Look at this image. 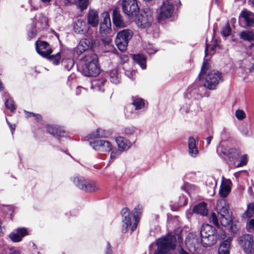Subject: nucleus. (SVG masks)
Segmentation results:
<instances>
[{"label":"nucleus","instance_id":"obj_18","mask_svg":"<svg viewBox=\"0 0 254 254\" xmlns=\"http://www.w3.org/2000/svg\"><path fill=\"white\" fill-rule=\"evenodd\" d=\"M113 22L117 27L123 28L126 26V23L118 8H115L113 10Z\"/></svg>","mask_w":254,"mask_h":254},{"label":"nucleus","instance_id":"obj_16","mask_svg":"<svg viewBox=\"0 0 254 254\" xmlns=\"http://www.w3.org/2000/svg\"><path fill=\"white\" fill-rule=\"evenodd\" d=\"M28 235V230L25 228H19L9 234V238L13 242L21 241L24 236Z\"/></svg>","mask_w":254,"mask_h":254},{"label":"nucleus","instance_id":"obj_8","mask_svg":"<svg viewBox=\"0 0 254 254\" xmlns=\"http://www.w3.org/2000/svg\"><path fill=\"white\" fill-rule=\"evenodd\" d=\"M239 246L247 254H251L253 252L254 239L252 235L245 234L237 239Z\"/></svg>","mask_w":254,"mask_h":254},{"label":"nucleus","instance_id":"obj_54","mask_svg":"<svg viewBox=\"0 0 254 254\" xmlns=\"http://www.w3.org/2000/svg\"><path fill=\"white\" fill-rule=\"evenodd\" d=\"M39 20L40 21V22L41 23V24L43 26L47 25L48 23V19L46 16H44L42 14H40L39 17Z\"/></svg>","mask_w":254,"mask_h":254},{"label":"nucleus","instance_id":"obj_30","mask_svg":"<svg viewBox=\"0 0 254 254\" xmlns=\"http://www.w3.org/2000/svg\"><path fill=\"white\" fill-rule=\"evenodd\" d=\"M86 23L81 19H78L74 24L73 28L75 32L80 33L86 30Z\"/></svg>","mask_w":254,"mask_h":254},{"label":"nucleus","instance_id":"obj_20","mask_svg":"<svg viewBox=\"0 0 254 254\" xmlns=\"http://www.w3.org/2000/svg\"><path fill=\"white\" fill-rule=\"evenodd\" d=\"M115 140L119 149L121 151L128 149L131 146V143L130 141L124 137H117Z\"/></svg>","mask_w":254,"mask_h":254},{"label":"nucleus","instance_id":"obj_46","mask_svg":"<svg viewBox=\"0 0 254 254\" xmlns=\"http://www.w3.org/2000/svg\"><path fill=\"white\" fill-rule=\"evenodd\" d=\"M217 152L219 154L224 155L227 157L229 154V149L225 148L223 145H220L217 148Z\"/></svg>","mask_w":254,"mask_h":254},{"label":"nucleus","instance_id":"obj_39","mask_svg":"<svg viewBox=\"0 0 254 254\" xmlns=\"http://www.w3.org/2000/svg\"><path fill=\"white\" fill-rule=\"evenodd\" d=\"M124 133L127 135L137 134L139 133V130L135 127H128L124 129Z\"/></svg>","mask_w":254,"mask_h":254},{"label":"nucleus","instance_id":"obj_2","mask_svg":"<svg viewBox=\"0 0 254 254\" xmlns=\"http://www.w3.org/2000/svg\"><path fill=\"white\" fill-rule=\"evenodd\" d=\"M80 66L82 73L86 76H96L100 72L97 56L93 51H89L81 58Z\"/></svg>","mask_w":254,"mask_h":254},{"label":"nucleus","instance_id":"obj_12","mask_svg":"<svg viewBox=\"0 0 254 254\" xmlns=\"http://www.w3.org/2000/svg\"><path fill=\"white\" fill-rule=\"evenodd\" d=\"M36 49L37 53L44 57L48 58L52 53L50 45L46 42L37 41L36 43Z\"/></svg>","mask_w":254,"mask_h":254},{"label":"nucleus","instance_id":"obj_26","mask_svg":"<svg viewBox=\"0 0 254 254\" xmlns=\"http://www.w3.org/2000/svg\"><path fill=\"white\" fill-rule=\"evenodd\" d=\"M189 152L190 155L195 157L198 154V150L196 146L195 141L194 138L190 137L188 141Z\"/></svg>","mask_w":254,"mask_h":254},{"label":"nucleus","instance_id":"obj_7","mask_svg":"<svg viewBox=\"0 0 254 254\" xmlns=\"http://www.w3.org/2000/svg\"><path fill=\"white\" fill-rule=\"evenodd\" d=\"M134 17H135L134 21L136 25L140 28H145L150 26L153 19L152 12L148 8L143 10Z\"/></svg>","mask_w":254,"mask_h":254},{"label":"nucleus","instance_id":"obj_29","mask_svg":"<svg viewBox=\"0 0 254 254\" xmlns=\"http://www.w3.org/2000/svg\"><path fill=\"white\" fill-rule=\"evenodd\" d=\"M240 37L244 41L252 42L254 40V33L252 30H244L240 34Z\"/></svg>","mask_w":254,"mask_h":254},{"label":"nucleus","instance_id":"obj_57","mask_svg":"<svg viewBox=\"0 0 254 254\" xmlns=\"http://www.w3.org/2000/svg\"><path fill=\"white\" fill-rule=\"evenodd\" d=\"M102 16L103 17V20L107 22H111L110 14L108 12H104L102 13Z\"/></svg>","mask_w":254,"mask_h":254},{"label":"nucleus","instance_id":"obj_48","mask_svg":"<svg viewBox=\"0 0 254 254\" xmlns=\"http://www.w3.org/2000/svg\"><path fill=\"white\" fill-rule=\"evenodd\" d=\"M26 117L29 118L30 117H33L37 121H40L42 119L41 116L38 114H35L32 112H29L26 111H24Z\"/></svg>","mask_w":254,"mask_h":254},{"label":"nucleus","instance_id":"obj_42","mask_svg":"<svg viewBox=\"0 0 254 254\" xmlns=\"http://www.w3.org/2000/svg\"><path fill=\"white\" fill-rule=\"evenodd\" d=\"M230 224V229L231 231L234 233H237L240 229V224L238 222H236L232 221V220L231 222L228 226H229Z\"/></svg>","mask_w":254,"mask_h":254},{"label":"nucleus","instance_id":"obj_61","mask_svg":"<svg viewBox=\"0 0 254 254\" xmlns=\"http://www.w3.org/2000/svg\"><path fill=\"white\" fill-rule=\"evenodd\" d=\"M28 37L30 39L34 38L36 35V32L35 29H33L31 31L28 33Z\"/></svg>","mask_w":254,"mask_h":254},{"label":"nucleus","instance_id":"obj_49","mask_svg":"<svg viewBox=\"0 0 254 254\" xmlns=\"http://www.w3.org/2000/svg\"><path fill=\"white\" fill-rule=\"evenodd\" d=\"M248 162V156L246 154L243 155L240 158V163L238 164L237 167H240L247 164Z\"/></svg>","mask_w":254,"mask_h":254},{"label":"nucleus","instance_id":"obj_52","mask_svg":"<svg viewBox=\"0 0 254 254\" xmlns=\"http://www.w3.org/2000/svg\"><path fill=\"white\" fill-rule=\"evenodd\" d=\"M231 33V28L229 25L225 26L223 28L222 33L223 36L227 37L230 35Z\"/></svg>","mask_w":254,"mask_h":254},{"label":"nucleus","instance_id":"obj_51","mask_svg":"<svg viewBox=\"0 0 254 254\" xmlns=\"http://www.w3.org/2000/svg\"><path fill=\"white\" fill-rule=\"evenodd\" d=\"M210 220L217 227L219 226V221L215 213H211Z\"/></svg>","mask_w":254,"mask_h":254},{"label":"nucleus","instance_id":"obj_14","mask_svg":"<svg viewBox=\"0 0 254 254\" xmlns=\"http://www.w3.org/2000/svg\"><path fill=\"white\" fill-rule=\"evenodd\" d=\"M123 12L128 16L132 17L136 16L139 12V7L137 3L130 4H122Z\"/></svg>","mask_w":254,"mask_h":254},{"label":"nucleus","instance_id":"obj_6","mask_svg":"<svg viewBox=\"0 0 254 254\" xmlns=\"http://www.w3.org/2000/svg\"><path fill=\"white\" fill-rule=\"evenodd\" d=\"M133 33L130 29H124L119 32L117 35L115 42L120 51L125 52L129 40L132 38Z\"/></svg>","mask_w":254,"mask_h":254},{"label":"nucleus","instance_id":"obj_17","mask_svg":"<svg viewBox=\"0 0 254 254\" xmlns=\"http://www.w3.org/2000/svg\"><path fill=\"white\" fill-rule=\"evenodd\" d=\"M198 243L199 240L197 237L193 234H189L186 238L185 244L190 252L195 250Z\"/></svg>","mask_w":254,"mask_h":254},{"label":"nucleus","instance_id":"obj_9","mask_svg":"<svg viewBox=\"0 0 254 254\" xmlns=\"http://www.w3.org/2000/svg\"><path fill=\"white\" fill-rule=\"evenodd\" d=\"M89 144L93 149L100 152H109L112 149V143L108 140H95L90 141Z\"/></svg>","mask_w":254,"mask_h":254},{"label":"nucleus","instance_id":"obj_22","mask_svg":"<svg viewBox=\"0 0 254 254\" xmlns=\"http://www.w3.org/2000/svg\"><path fill=\"white\" fill-rule=\"evenodd\" d=\"M88 23L92 27H96L99 23L98 12L95 10H90L88 14Z\"/></svg>","mask_w":254,"mask_h":254},{"label":"nucleus","instance_id":"obj_47","mask_svg":"<svg viewBox=\"0 0 254 254\" xmlns=\"http://www.w3.org/2000/svg\"><path fill=\"white\" fill-rule=\"evenodd\" d=\"M50 58L53 64H58L61 59L60 53H58L56 55L51 56Z\"/></svg>","mask_w":254,"mask_h":254},{"label":"nucleus","instance_id":"obj_58","mask_svg":"<svg viewBox=\"0 0 254 254\" xmlns=\"http://www.w3.org/2000/svg\"><path fill=\"white\" fill-rule=\"evenodd\" d=\"M8 254H21V253L19 249L14 247H11L9 248V252Z\"/></svg>","mask_w":254,"mask_h":254},{"label":"nucleus","instance_id":"obj_19","mask_svg":"<svg viewBox=\"0 0 254 254\" xmlns=\"http://www.w3.org/2000/svg\"><path fill=\"white\" fill-rule=\"evenodd\" d=\"M240 18L244 19L247 26H251L254 24V14L248 10L245 9L242 11Z\"/></svg>","mask_w":254,"mask_h":254},{"label":"nucleus","instance_id":"obj_5","mask_svg":"<svg viewBox=\"0 0 254 254\" xmlns=\"http://www.w3.org/2000/svg\"><path fill=\"white\" fill-rule=\"evenodd\" d=\"M229 204L225 200L221 199L217 202L216 209L220 216V223L224 227L227 226L232 221V216L229 213Z\"/></svg>","mask_w":254,"mask_h":254},{"label":"nucleus","instance_id":"obj_55","mask_svg":"<svg viewBox=\"0 0 254 254\" xmlns=\"http://www.w3.org/2000/svg\"><path fill=\"white\" fill-rule=\"evenodd\" d=\"M219 231V234L217 235V239L220 238L221 239H224L226 237V233L224 230L218 229Z\"/></svg>","mask_w":254,"mask_h":254},{"label":"nucleus","instance_id":"obj_13","mask_svg":"<svg viewBox=\"0 0 254 254\" xmlns=\"http://www.w3.org/2000/svg\"><path fill=\"white\" fill-rule=\"evenodd\" d=\"M92 48L90 41L87 39H83L80 41L76 49V53L80 55L83 52H86L89 55V51H93L90 49Z\"/></svg>","mask_w":254,"mask_h":254},{"label":"nucleus","instance_id":"obj_45","mask_svg":"<svg viewBox=\"0 0 254 254\" xmlns=\"http://www.w3.org/2000/svg\"><path fill=\"white\" fill-rule=\"evenodd\" d=\"M111 26V22H107L106 21H102L100 24V29L101 31L105 32L110 29Z\"/></svg>","mask_w":254,"mask_h":254},{"label":"nucleus","instance_id":"obj_43","mask_svg":"<svg viewBox=\"0 0 254 254\" xmlns=\"http://www.w3.org/2000/svg\"><path fill=\"white\" fill-rule=\"evenodd\" d=\"M235 115L236 118L240 121H242L246 118V114L243 110H236Z\"/></svg>","mask_w":254,"mask_h":254},{"label":"nucleus","instance_id":"obj_21","mask_svg":"<svg viewBox=\"0 0 254 254\" xmlns=\"http://www.w3.org/2000/svg\"><path fill=\"white\" fill-rule=\"evenodd\" d=\"M142 206L141 205H137L134 208L133 211V222L132 226L131 228V232L134 231L138 225L139 221L140 216L141 214Z\"/></svg>","mask_w":254,"mask_h":254},{"label":"nucleus","instance_id":"obj_34","mask_svg":"<svg viewBox=\"0 0 254 254\" xmlns=\"http://www.w3.org/2000/svg\"><path fill=\"white\" fill-rule=\"evenodd\" d=\"M254 214V203H251L247 205V210L243 214L242 217L243 219H248L251 218Z\"/></svg>","mask_w":254,"mask_h":254},{"label":"nucleus","instance_id":"obj_62","mask_svg":"<svg viewBox=\"0 0 254 254\" xmlns=\"http://www.w3.org/2000/svg\"><path fill=\"white\" fill-rule=\"evenodd\" d=\"M112 254V251L111 248L110 244L109 243H108L107 244L105 254Z\"/></svg>","mask_w":254,"mask_h":254},{"label":"nucleus","instance_id":"obj_50","mask_svg":"<svg viewBox=\"0 0 254 254\" xmlns=\"http://www.w3.org/2000/svg\"><path fill=\"white\" fill-rule=\"evenodd\" d=\"M110 151L111 152L110 155V158L111 159L114 160L117 158L120 155V152L121 151L119 149V150H117L116 149H113L112 148V150H111Z\"/></svg>","mask_w":254,"mask_h":254},{"label":"nucleus","instance_id":"obj_41","mask_svg":"<svg viewBox=\"0 0 254 254\" xmlns=\"http://www.w3.org/2000/svg\"><path fill=\"white\" fill-rule=\"evenodd\" d=\"M241 154V151L239 149L231 148L229 149V154L228 157L232 159H235L239 157Z\"/></svg>","mask_w":254,"mask_h":254},{"label":"nucleus","instance_id":"obj_38","mask_svg":"<svg viewBox=\"0 0 254 254\" xmlns=\"http://www.w3.org/2000/svg\"><path fill=\"white\" fill-rule=\"evenodd\" d=\"M106 80L104 79L93 80L91 82V88H97L98 90L103 91V89H102V86L104 84Z\"/></svg>","mask_w":254,"mask_h":254},{"label":"nucleus","instance_id":"obj_24","mask_svg":"<svg viewBox=\"0 0 254 254\" xmlns=\"http://www.w3.org/2000/svg\"><path fill=\"white\" fill-rule=\"evenodd\" d=\"M84 185V186H81V190L86 191L92 192L99 189L96 183L92 181L86 179Z\"/></svg>","mask_w":254,"mask_h":254},{"label":"nucleus","instance_id":"obj_37","mask_svg":"<svg viewBox=\"0 0 254 254\" xmlns=\"http://www.w3.org/2000/svg\"><path fill=\"white\" fill-rule=\"evenodd\" d=\"M106 136V133L105 131L101 129H98L95 131L90 133L89 135V138H97L100 137H105Z\"/></svg>","mask_w":254,"mask_h":254},{"label":"nucleus","instance_id":"obj_15","mask_svg":"<svg viewBox=\"0 0 254 254\" xmlns=\"http://www.w3.org/2000/svg\"><path fill=\"white\" fill-rule=\"evenodd\" d=\"M231 181L229 179L222 178L220 185L219 193L222 198L226 197L230 193L231 190Z\"/></svg>","mask_w":254,"mask_h":254},{"label":"nucleus","instance_id":"obj_31","mask_svg":"<svg viewBox=\"0 0 254 254\" xmlns=\"http://www.w3.org/2000/svg\"><path fill=\"white\" fill-rule=\"evenodd\" d=\"M133 59L140 66L142 69L146 68V59L143 55L141 54L134 55Z\"/></svg>","mask_w":254,"mask_h":254},{"label":"nucleus","instance_id":"obj_56","mask_svg":"<svg viewBox=\"0 0 254 254\" xmlns=\"http://www.w3.org/2000/svg\"><path fill=\"white\" fill-rule=\"evenodd\" d=\"M190 103H189V104H187L186 106L183 105L181 107L180 110L183 114L187 113L189 112L190 109Z\"/></svg>","mask_w":254,"mask_h":254},{"label":"nucleus","instance_id":"obj_27","mask_svg":"<svg viewBox=\"0 0 254 254\" xmlns=\"http://www.w3.org/2000/svg\"><path fill=\"white\" fill-rule=\"evenodd\" d=\"M193 211L195 213L199 214L201 215H206L208 213L206 204L204 202L199 203L193 207Z\"/></svg>","mask_w":254,"mask_h":254},{"label":"nucleus","instance_id":"obj_40","mask_svg":"<svg viewBox=\"0 0 254 254\" xmlns=\"http://www.w3.org/2000/svg\"><path fill=\"white\" fill-rule=\"evenodd\" d=\"M89 3V0H76L75 4L80 10L85 9Z\"/></svg>","mask_w":254,"mask_h":254},{"label":"nucleus","instance_id":"obj_63","mask_svg":"<svg viewBox=\"0 0 254 254\" xmlns=\"http://www.w3.org/2000/svg\"><path fill=\"white\" fill-rule=\"evenodd\" d=\"M67 61H68V65L67 67H66V68L68 70H69L73 66V65L74 64V62L72 59H68L67 60Z\"/></svg>","mask_w":254,"mask_h":254},{"label":"nucleus","instance_id":"obj_4","mask_svg":"<svg viewBox=\"0 0 254 254\" xmlns=\"http://www.w3.org/2000/svg\"><path fill=\"white\" fill-rule=\"evenodd\" d=\"M215 229L209 224L202 225L200 236L201 243L204 247H210L215 244L217 240V235L215 233Z\"/></svg>","mask_w":254,"mask_h":254},{"label":"nucleus","instance_id":"obj_28","mask_svg":"<svg viewBox=\"0 0 254 254\" xmlns=\"http://www.w3.org/2000/svg\"><path fill=\"white\" fill-rule=\"evenodd\" d=\"M3 98L5 100V106L6 108L10 111H13L15 109V105L12 98L9 96L7 92H4L2 95Z\"/></svg>","mask_w":254,"mask_h":254},{"label":"nucleus","instance_id":"obj_3","mask_svg":"<svg viewBox=\"0 0 254 254\" xmlns=\"http://www.w3.org/2000/svg\"><path fill=\"white\" fill-rule=\"evenodd\" d=\"M157 251L154 254H169L170 250L175 248L176 237L168 234L167 236L158 239L156 242Z\"/></svg>","mask_w":254,"mask_h":254},{"label":"nucleus","instance_id":"obj_25","mask_svg":"<svg viewBox=\"0 0 254 254\" xmlns=\"http://www.w3.org/2000/svg\"><path fill=\"white\" fill-rule=\"evenodd\" d=\"M47 129L50 134L56 136H62L64 133V130L62 127L57 126L48 125Z\"/></svg>","mask_w":254,"mask_h":254},{"label":"nucleus","instance_id":"obj_23","mask_svg":"<svg viewBox=\"0 0 254 254\" xmlns=\"http://www.w3.org/2000/svg\"><path fill=\"white\" fill-rule=\"evenodd\" d=\"M232 239L231 237H228L222 243L219 248L218 254H229V249Z\"/></svg>","mask_w":254,"mask_h":254},{"label":"nucleus","instance_id":"obj_36","mask_svg":"<svg viewBox=\"0 0 254 254\" xmlns=\"http://www.w3.org/2000/svg\"><path fill=\"white\" fill-rule=\"evenodd\" d=\"M218 46V43L217 40L215 39H212L211 44L206 43L205 49V57L209 54V50L210 49L212 51H214L215 48Z\"/></svg>","mask_w":254,"mask_h":254},{"label":"nucleus","instance_id":"obj_44","mask_svg":"<svg viewBox=\"0 0 254 254\" xmlns=\"http://www.w3.org/2000/svg\"><path fill=\"white\" fill-rule=\"evenodd\" d=\"M246 228L249 232H254V218L251 219L247 222Z\"/></svg>","mask_w":254,"mask_h":254},{"label":"nucleus","instance_id":"obj_1","mask_svg":"<svg viewBox=\"0 0 254 254\" xmlns=\"http://www.w3.org/2000/svg\"><path fill=\"white\" fill-rule=\"evenodd\" d=\"M199 78L203 83V86L209 89L215 90L218 84L223 80L221 73L216 70L208 68L207 59H204Z\"/></svg>","mask_w":254,"mask_h":254},{"label":"nucleus","instance_id":"obj_32","mask_svg":"<svg viewBox=\"0 0 254 254\" xmlns=\"http://www.w3.org/2000/svg\"><path fill=\"white\" fill-rule=\"evenodd\" d=\"M71 180L77 187L81 190V186H84L86 179L82 176L74 175L71 178Z\"/></svg>","mask_w":254,"mask_h":254},{"label":"nucleus","instance_id":"obj_35","mask_svg":"<svg viewBox=\"0 0 254 254\" xmlns=\"http://www.w3.org/2000/svg\"><path fill=\"white\" fill-rule=\"evenodd\" d=\"M132 105L135 107L136 110L141 109L145 106V101L143 99L138 97H133Z\"/></svg>","mask_w":254,"mask_h":254},{"label":"nucleus","instance_id":"obj_60","mask_svg":"<svg viewBox=\"0 0 254 254\" xmlns=\"http://www.w3.org/2000/svg\"><path fill=\"white\" fill-rule=\"evenodd\" d=\"M190 187V185L189 183H185L182 186V189L186 191L187 193L189 192V189Z\"/></svg>","mask_w":254,"mask_h":254},{"label":"nucleus","instance_id":"obj_64","mask_svg":"<svg viewBox=\"0 0 254 254\" xmlns=\"http://www.w3.org/2000/svg\"><path fill=\"white\" fill-rule=\"evenodd\" d=\"M6 122L7 123V125L8 126H9V128H10L11 129V133L12 134H13V131L15 130V125H12L8 121L7 119H6Z\"/></svg>","mask_w":254,"mask_h":254},{"label":"nucleus","instance_id":"obj_53","mask_svg":"<svg viewBox=\"0 0 254 254\" xmlns=\"http://www.w3.org/2000/svg\"><path fill=\"white\" fill-rule=\"evenodd\" d=\"M146 51L148 54H153L156 53L157 50L151 44H148L146 47Z\"/></svg>","mask_w":254,"mask_h":254},{"label":"nucleus","instance_id":"obj_11","mask_svg":"<svg viewBox=\"0 0 254 254\" xmlns=\"http://www.w3.org/2000/svg\"><path fill=\"white\" fill-rule=\"evenodd\" d=\"M122 231L124 233H126L127 230L130 228L131 229L133 224L131 223V217L129 210L127 208H124L122 209Z\"/></svg>","mask_w":254,"mask_h":254},{"label":"nucleus","instance_id":"obj_33","mask_svg":"<svg viewBox=\"0 0 254 254\" xmlns=\"http://www.w3.org/2000/svg\"><path fill=\"white\" fill-rule=\"evenodd\" d=\"M110 80L111 82L114 84H117L119 82L120 77L119 75L117 69L114 68L111 70L109 72Z\"/></svg>","mask_w":254,"mask_h":254},{"label":"nucleus","instance_id":"obj_10","mask_svg":"<svg viewBox=\"0 0 254 254\" xmlns=\"http://www.w3.org/2000/svg\"><path fill=\"white\" fill-rule=\"evenodd\" d=\"M174 12V6L168 0L164 1L160 8V11L158 15V20H162L171 17Z\"/></svg>","mask_w":254,"mask_h":254},{"label":"nucleus","instance_id":"obj_59","mask_svg":"<svg viewBox=\"0 0 254 254\" xmlns=\"http://www.w3.org/2000/svg\"><path fill=\"white\" fill-rule=\"evenodd\" d=\"M126 116L128 118H133L135 117V114L131 111H128V110H127L125 112Z\"/></svg>","mask_w":254,"mask_h":254}]
</instances>
